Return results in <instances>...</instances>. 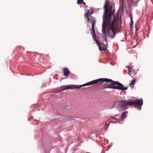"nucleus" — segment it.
<instances>
[{
  "instance_id": "9b49d317",
  "label": "nucleus",
  "mask_w": 153,
  "mask_h": 153,
  "mask_svg": "<svg viewBox=\"0 0 153 153\" xmlns=\"http://www.w3.org/2000/svg\"><path fill=\"white\" fill-rule=\"evenodd\" d=\"M128 71L130 73L132 71L131 67L128 66Z\"/></svg>"
},
{
  "instance_id": "f257e3e1",
  "label": "nucleus",
  "mask_w": 153,
  "mask_h": 153,
  "mask_svg": "<svg viewBox=\"0 0 153 153\" xmlns=\"http://www.w3.org/2000/svg\"><path fill=\"white\" fill-rule=\"evenodd\" d=\"M110 1L109 0H105L104 8V11L102 16L103 21L102 26V32L106 37L107 33L109 37H114L117 28V24L118 21V16H114L113 20H111L112 15L114 12L112 11L111 8H109Z\"/></svg>"
},
{
  "instance_id": "f03ea898",
  "label": "nucleus",
  "mask_w": 153,
  "mask_h": 153,
  "mask_svg": "<svg viewBox=\"0 0 153 153\" xmlns=\"http://www.w3.org/2000/svg\"><path fill=\"white\" fill-rule=\"evenodd\" d=\"M104 82H106V83L104 86L103 89L110 88L121 90H126L127 89V87H124L123 85L120 82H117L114 81L111 79L105 78L96 79L88 82L82 85H74L62 86L57 89L56 93H58L61 91L68 89H73L75 88H79L82 87L86 86L91 85L97 83L102 84Z\"/></svg>"
},
{
  "instance_id": "9d476101",
  "label": "nucleus",
  "mask_w": 153,
  "mask_h": 153,
  "mask_svg": "<svg viewBox=\"0 0 153 153\" xmlns=\"http://www.w3.org/2000/svg\"><path fill=\"white\" fill-rule=\"evenodd\" d=\"M95 39V41L97 45L99 46V45H100V44L99 41H98L96 39V37L94 38Z\"/></svg>"
},
{
  "instance_id": "dca6fc26",
  "label": "nucleus",
  "mask_w": 153,
  "mask_h": 153,
  "mask_svg": "<svg viewBox=\"0 0 153 153\" xmlns=\"http://www.w3.org/2000/svg\"><path fill=\"white\" fill-rule=\"evenodd\" d=\"M136 30H137V29H136Z\"/></svg>"
},
{
  "instance_id": "4468645a",
  "label": "nucleus",
  "mask_w": 153,
  "mask_h": 153,
  "mask_svg": "<svg viewBox=\"0 0 153 153\" xmlns=\"http://www.w3.org/2000/svg\"><path fill=\"white\" fill-rule=\"evenodd\" d=\"M102 50L104 51H106L107 50V49L106 48H103Z\"/></svg>"
},
{
  "instance_id": "0eeeda50",
  "label": "nucleus",
  "mask_w": 153,
  "mask_h": 153,
  "mask_svg": "<svg viewBox=\"0 0 153 153\" xmlns=\"http://www.w3.org/2000/svg\"><path fill=\"white\" fill-rule=\"evenodd\" d=\"M136 79H133L132 80L131 82L129 84V85L130 86H131L132 85H134V83H135V82H136Z\"/></svg>"
},
{
  "instance_id": "423d86ee",
  "label": "nucleus",
  "mask_w": 153,
  "mask_h": 153,
  "mask_svg": "<svg viewBox=\"0 0 153 153\" xmlns=\"http://www.w3.org/2000/svg\"><path fill=\"white\" fill-rule=\"evenodd\" d=\"M63 72L64 75L65 76H67L69 74L70 71L69 70L66 68H63Z\"/></svg>"
},
{
  "instance_id": "7ed1b4c3",
  "label": "nucleus",
  "mask_w": 153,
  "mask_h": 153,
  "mask_svg": "<svg viewBox=\"0 0 153 153\" xmlns=\"http://www.w3.org/2000/svg\"><path fill=\"white\" fill-rule=\"evenodd\" d=\"M119 107L120 108H125L127 105L133 106H137L138 110H140L143 104V100L142 98L139 100H129L126 101H120L118 102Z\"/></svg>"
},
{
  "instance_id": "f3484780",
  "label": "nucleus",
  "mask_w": 153,
  "mask_h": 153,
  "mask_svg": "<svg viewBox=\"0 0 153 153\" xmlns=\"http://www.w3.org/2000/svg\"><path fill=\"white\" fill-rule=\"evenodd\" d=\"M131 0V1H133V0Z\"/></svg>"
},
{
  "instance_id": "f8f14e48",
  "label": "nucleus",
  "mask_w": 153,
  "mask_h": 153,
  "mask_svg": "<svg viewBox=\"0 0 153 153\" xmlns=\"http://www.w3.org/2000/svg\"><path fill=\"white\" fill-rule=\"evenodd\" d=\"M109 126L108 124L107 123H106L105 124V129L106 130L107 128Z\"/></svg>"
},
{
  "instance_id": "20e7f679",
  "label": "nucleus",
  "mask_w": 153,
  "mask_h": 153,
  "mask_svg": "<svg viewBox=\"0 0 153 153\" xmlns=\"http://www.w3.org/2000/svg\"><path fill=\"white\" fill-rule=\"evenodd\" d=\"M89 13L86 14V16H85V17H86L88 20V21H91L92 23V28L90 30V31H91V33L92 35V36L93 38H94L96 37V34L94 30V26L95 25V20L93 18H92V19H90L89 18L88 16Z\"/></svg>"
},
{
  "instance_id": "1a4fd4ad",
  "label": "nucleus",
  "mask_w": 153,
  "mask_h": 153,
  "mask_svg": "<svg viewBox=\"0 0 153 153\" xmlns=\"http://www.w3.org/2000/svg\"><path fill=\"white\" fill-rule=\"evenodd\" d=\"M83 0H78L77 3L78 4H81L83 3Z\"/></svg>"
},
{
  "instance_id": "39448f33",
  "label": "nucleus",
  "mask_w": 153,
  "mask_h": 153,
  "mask_svg": "<svg viewBox=\"0 0 153 153\" xmlns=\"http://www.w3.org/2000/svg\"><path fill=\"white\" fill-rule=\"evenodd\" d=\"M127 111H124L123 112L121 117H112V118L118 121H121L125 119L127 115Z\"/></svg>"
},
{
  "instance_id": "2eb2a0df",
  "label": "nucleus",
  "mask_w": 153,
  "mask_h": 153,
  "mask_svg": "<svg viewBox=\"0 0 153 153\" xmlns=\"http://www.w3.org/2000/svg\"><path fill=\"white\" fill-rule=\"evenodd\" d=\"M83 4H84L85 5V2H83Z\"/></svg>"
},
{
  "instance_id": "ddd939ff",
  "label": "nucleus",
  "mask_w": 153,
  "mask_h": 153,
  "mask_svg": "<svg viewBox=\"0 0 153 153\" xmlns=\"http://www.w3.org/2000/svg\"><path fill=\"white\" fill-rule=\"evenodd\" d=\"M98 47L100 51H102V47L100 45H99Z\"/></svg>"
},
{
  "instance_id": "6e6552de",
  "label": "nucleus",
  "mask_w": 153,
  "mask_h": 153,
  "mask_svg": "<svg viewBox=\"0 0 153 153\" xmlns=\"http://www.w3.org/2000/svg\"><path fill=\"white\" fill-rule=\"evenodd\" d=\"M130 17L131 19L130 26L131 28L132 27V25L133 23V18L132 16H130Z\"/></svg>"
}]
</instances>
